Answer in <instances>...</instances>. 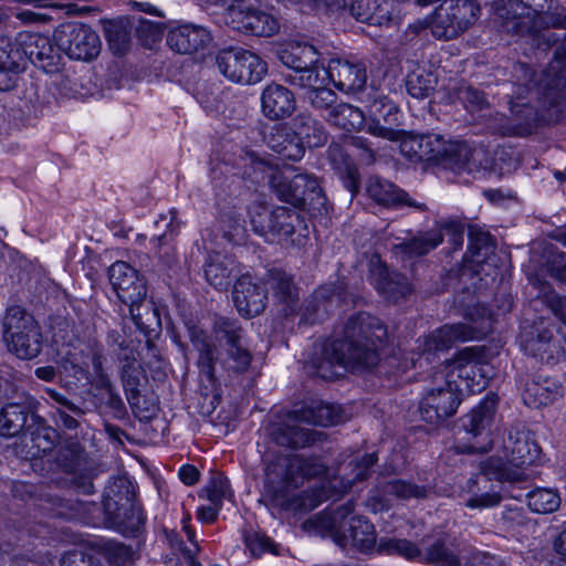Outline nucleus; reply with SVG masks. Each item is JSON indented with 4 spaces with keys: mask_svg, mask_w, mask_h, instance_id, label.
<instances>
[{
    "mask_svg": "<svg viewBox=\"0 0 566 566\" xmlns=\"http://www.w3.org/2000/svg\"><path fill=\"white\" fill-rule=\"evenodd\" d=\"M387 326L376 316L360 312L348 317L343 337L325 343L314 352L307 370L334 380L347 370H368L379 361V347L387 339Z\"/></svg>",
    "mask_w": 566,
    "mask_h": 566,
    "instance_id": "f257e3e1",
    "label": "nucleus"
},
{
    "mask_svg": "<svg viewBox=\"0 0 566 566\" xmlns=\"http://www.w3.org/2000/svg\"><path fill=\"white\" fill-rule=\"evenodd\" d=\"M518 72L524 73L525 82L518 84L512 94L507 95L511 116L499 126L502 136L526 137L535 133L542 124L555 123L563 115L562 105L566 102V65L564 63L557 61L545 71L541 91L542 104L547 107L546 114H539L528 102H524L531 91L530 83L533 75L531 69L525 64H518L515 66V73Z\"/></svg>",
    "mask_w": 566,
    "mask_h": 566,
    "instance_id": "f03ea898",
    "label": "nucleus"
},
{
    "mask_svg": "<svg viewBox=\"0 0 566 566\" xmlns=\"http://www.w3.org/2000/svg\"><path fill=\"white\" fill-rule=\"evenodd\" d=\"M326 467L317 457L300 454H281L275 457L266 467V476L279 479L284 486L272 488L268 491L271 507L292 513H307L327 500L325 488H315L290 495L284 488H300L305 480L325 474Z\"/></svg>",
    "mask_w": 566,
    "mask_h": 566,
    "instance_id": "7ed1b4c3",
    "label": "nucleus"
},
{
    "mask_svg": "<svg viewBox=\"0 0 566 566\" xmlns=\"http://www.w3.org/2000/svg\"><path fill=\"white\" fill-rule=\"evenodd\" d=\"M502 450L506 460L490 457L480 463V472L489 480L523 482L533 476L530 465L537 462L541 449L521 427H511L503 432Z\"/></svg>",
    "mask_w": 566,
    "mask_h": 566,
    "instance_id": "20e7f679",
    "label": "nucleus"
},
{
    "mask_svg": "<svg viewBox=\"0 0 566 566\" xmlns=\"http://www.w3.org/2000/svg\"><path fill=\"white\" fill-rule=\"evenodd\" d=\"M354 504L348 501L336 509H327L304 526L313 528L322 536H331L334 542L345 547L349 542L363 553L377 551V535L374 525L364 516H350Z\"/></svg>",
    "mask_w": 566,
    "mask_h": 566,
    "instance_id": "39448f33",
    "label": "nucleus"
},
{
    "mask_svg": "<svg viewBox=\"0 0 566 566\" xmlns=\"http://www.w3.org/2000/svg\"><path fill=\"white\" fill-rule=\"evenodd\" d=\"M189 338L195 349L198 352L197 365L200 375L205 376L211 389H216V364L220 361L221 367L228 374L245 373L252 361V354L248 348L245 340L226 348V356L219 358L218 348L212 337L203 329L196 326L189 327Z\"/></svg>",
    "mask_w": 566,
    "mask_h": 566,
    "instance_id": "423d86ee",
    "label": "nucleus"
},
{
    "mask_svg": "<svg viewBox=\"0 0 566 566\" xmlns=\"http://www.w3.org/2000/svg\"><path fill=\"white\" fill-rule=\"evenodd\" d=\"M2 337L10 353L20 359L38 357L43 347L41 328L23 307L13 305L6 310L1 321Z\"/></svg>",
    "mask_w": 566,
    "mask_h": 566,
    "instance_id": "0eeeda50",
    "label": "nucleus"
},
{
    "mask_svg": "<svg viewBox=\"0 0 566 566\" xmlns=\"http://www.w3.org/2000/svg\"><path fill=\"white\" fill-rule=\"evenodd\" d=\"M280 61L291 69L285 80L300 87L316 86L326 82L325 65L321 54L308 43H292L279 53Z\"/></svg>",
    "mask_w": 566,
    "mask_h": 566,
    "instance_id": "6e6552de",
    "label": "nucleus"
},
{
    "mask_svg": "<svg viewBox=\"0 0 566 566\" xmlns=\"http://www.w3.org/2000/svg\"><path fill=\"white\" fill-rule=\"evenodd\" d=\"M241 165L244 169L243 174L254 182H261L265 179L276 197L292 205L294 208L302 207V197H298L294 190V175L292 169L286 168L280 170L270 165V163L261 157L256 151L245 149L240 156Z\"/></svg>",
    "mask_w": 566,
    "mask_h": 566,
    "instance_id": "1a4fd4ad",
    "label": "nucleus"
},
{
    "mask_svg": "<svg viewBox=\"0 0 566 566\" xmlns=\"http://www.w3.org/2000/svg\"><path fill=\"white\" fill-rule=\"evenodd\" d=\"M504 21L509 31L516 34H534L545 21L548 0H485Z\"/></svg>",
    "mask_w": 566,
    "mask_h": 566,
    "instance_id": "9d476101",
    "label": "nucleus"
},
{
    "mask_svg": "<svg viewBox=\"0 0 566 566\" xmlns=\"http://www.w3.org/2000/svg\"><path fill=\"white\" fill-rule=\"evenodd\" d=\"M219 72L239 84H255L268 73V64L258 54L242 48H227L214 56Z\"/></svg>",
    "mask_w": 566,
    "mask_h": 566,
    "instance_id": "9b49d317",
    "label": "nucleus"
},
{
    "mask_svg": "<svg viewBox=\"0 0 566 566\" xmlns=\"http://www.w3.org/2000/svg\"><path fill=\"white\" fill-rule=\"evenodd\" d=\"M523 350L542 363L554 365L566 356V338L559 335L555 325L543 319L530 327H524L521 334Z\"/></svg>",
    "mask_w": 566,
    "mask_h": 566,
    "instance_id": "f8f14e48",
    "label": "nucleus"
},
{
    "mask_svg": "<svg viewBox=\"0 0 566 566\" xmlns=\"http://www.w3.org/2000/svg\"><path fill=\"white\" fill-rule=\"evenodd\" d=\"M227 23L233 30L256 36H272L280 30L277 19L259 0H233L227 11Z\"/></svg>",
    "mask_w": 566,
    "mask_h": 566,
    "instance_id": "ddd939ff",
    "label": "nucleus"
},
{
    "mask_svg": "<svg viewBox=\"0 0 566 566\" xmlns=\"http://www.w3.org/2000/svg\"><path fill=\"white\" fill-rule=\"evenodd\" d=\"M53 39L57 49L73 60L88 61L99 53L98 34L82 22L71 21L60 24L54 30Z\"/></svg>",
    "mask_w": 566,
    "mask_h": 566,
    "instance_id": "4468645a",
    "label": "nucleus"
},
{
    "mask_svg": "<svg viewBox=\"0 0 566 566\" xmlns=\"http://www.w3.org/2000/svg\"><path fill=\"white\" fill-rule=\"evenodd\" d=\"M448 381L454 382L458 391L476 392L484 389L493 374L489 365L482 364L475 347L461 350L446 370Z\"/></svg>",
    "mask_w": 566,
    "mask_h": 566,
    "instance_id": "2eb2a0df",
    "label": "nucleus"
},
{
    "mask_svg": "<svg viewBox=\"0 0 566 566\" xmlns=\"http://www.w3.org/2000/svg\"><path fill=\"white\" fill-rule=\"evenodd\" d=\"M56 462L72 475V484L77 492L94 493L93 480L97 475L96 464L94 460L87 458L77 441H65L57 451Z\"/></svg>",
    "mask_w": 566,
    "mask_h": 566,
    "instance_id": "dca6fc26",
    "label": "nucleus"
},
{
    "mask_svg": "<svg viewBox=\"0 0 566 566\" xmlns=\"http://www.w3.org/2000/svg\"><path fill=\"white\" fill-rule=\"evenodd\" d=\"M444 378V387L432 388L421 400L418 407V418L412 421H423L427 424H440L449 417L453 416L460 405L461 391H458L454 382L448 381V375H441Z\"/></svg>",
    "mask_w": 566,
    "mask_h": 566,
    "instance_id": "f3484780",
    "label": "nucleus"
},
{
    "mask_svg": "<svg viewBox=\"0 0 566 566\" xmlns=\"http://www.w3.org/2000/svg\"><path fill=\"white\" fill-rule=\"evenodd\" d=\"M484 334L483 326H473L468 323L447 324L427 336L418 348L422 350L421 356H426L449 349L458 342L480 339Z\"/></svg>",
    "mask_w": 566,
    "mask_h": 566,
    "instance_id": "a211bd4d",
    "label": "nucleus"
},
{
    "mask_svg": "<svg viewBox=\"0 0 566 566\" xmlns=\"http://www.w3.org/2000/svg\"><path fill=\"white\" fill-rule=\"evenodd\" d=\"M326 81L329 78L334 86L346 94L361 91L367 83V66L364 61L332 59L325 66Z\"/></svg>",
    "mask_w": 566,
    "mask_h": 566,
    "instance_id": "6ab92c4d",
    "label": "nucleus"
},
{
    "mask_svg": "<svg viewBox=\"0 0 566 566\" xmlns=\"http://www.w3.org/2000/svg\"><path fill=\"white\" fill-rule=\"evenodd\" d=\"M347 421L349 419L340 406L316 401L310 406H295L286 411L280 424H342Z\"/></svg>",
    "mask_w": 566,
    "mask_h": 566,
    "instance_id": "aec40b11",
    "label": "nucleus"
},
{
    "mask_svg": "<svg viewBox=\"0 0 566 566\" xmlns=\"http://www.w3.org/2000/svg\"><path fill=\"white\" fill-rule=\"evenodd\" d=\"M344 292L345 285L342 281L321 285L305 302L301 321L308 324L322 322L344 300Z\"/></svg>",
    "mask_w": 566,
    "mask_h": 566,
    "instance_id": "412c9836",
    "label": "nucleus"
},
{
    "mask_svg": "<svg viewBox=\"0 0 566 566\" xmlns=\"http://www.w3.org/2000/svg\"><path fill=\"white\" fill-rule=\"evenodd\" d=\"M19 44L22 49L23 62L29 60L45 72L57 70L60 54L51 39L46 35L31 32L19 33Z\"/></svg>",
    "mask_w": 566,
    "mask_h": 566,
    "instance_id": "4be33fe9",
    "label": "nucleus"
},
{
    "mask_svg": "<svg viewBox=\"0 0 566 566\" xmlns=\"http://www.w3.org/2000/svg\"><path fill=\"white\" fill-rule=\"evenodd\" d=\"M108 277L117 297L124 304L139 302L146 297L147 287L144 279L128 263H113L108 269Z\"/></svg>",
    "mask_w": 566,
    "mask_h": 566,
    "instance_id": "5701e85b",
    "label": "nucleus"
},
{
    "mask_svg": "<svg viewBox=\"0 0 566 566\" xmlns=\"http://www.w3.org/2000/svg\"><path fill=\"white\" fill-rule=\"evenodd\" d=\"M524 405L539 408L554 402L560 395L559 384L549 377L536 374H523L516 379Z\"/></svg>",
    "mask_w": 566,
    "mask_h": 566,
    "instance_id": "b1692460",
    "label": "nucleus"
},
{
    "mask_svg": "<svg viewBox=\"0 0 566 566\" xmlns=\"http://www.w3.org/2000/svg\"><path fill=\"white\" fill-rule=\"evenodd\" d=\"M233 303L243 317L250 318L261 314L268 296L250 275H241L233 285Z\"/></svg>",
    "mask_w": 566,
    "mask_h": 566,
    "instance_id": "393cba45",
    "label": "nucleus"
},
{
    "mask_svg": "<svg viewBox=\"0 0 566 566\" xmlns=\"http://www.w3.org/2000/svg\"><path fill=\"white\" fill-rule=\"evenodd\" d=\"M212 41L209 30L192 24L182 23L170 29L167 34L168 46L180 54H192L207 48Z\"/></svg>",
    "mask_w": 566,
    "mask_h": 566,
    "instance_id": "a878e982",
    "label": "nucleus"
},
{
    "mask_svg": "<svg viewBox=\"0 0 566 566\" xmlns=\"http://www.w3.org/2000/svg\"><path fill=\"white\" fill-rule=\"evenodd\" d=\"M446 139L436 134L410 136L402 139L400 150L412 161L439 163L446 154Z\"/></svg>",
    "mask_w": 566,
    "mask_h": 566,
    "instance_id": "bb28decb",
    "label": "nucleus"
},
{
    "mask_svg": "<svg viewBox=\"0 0 566 566\" xmlns=\"http://www.w3.org/2000/svg\"><path fill=\"white\" fill-rule=\"evenodd\" d=\"M263 139L266 146L283 159L297 161L305 154L303 142H300L294 130L284 125L270 127Z\"/></svg>",
    "mask_w": 566,
    "mask_h": 566,
    "instance_id": "cd10ccee",
    "label": "nucleus"
},
{
    "mask_svg": "<svg viewBox=\"0 0 566 566\" xmlns=\"http://www.w3.org/2000/svg\"><path fill=\"white\" fill-rule=\"evenodd\" d=\"M261 106L265 117L273 120L283 119L295 111V96L287 87L271 83L262 92Z\"/></svg>",
    "mask_w": 566,
    "mask_h": 566,
    "instance_id": "c85d7f7f",
    "label": "nucleus"
},
{
    "mask_svg": "<svg viewBox=\"0 0 566 566\" xmlns=\"http://www.w3.org/2000/svg\"><path fill=\"white\" fill-rule=\"evenodd\" d=\"M239 272L235 259L221 252L210 253L203 268L207 282L219 291L227 290Z\"/></svg>",
    "mask_w": 566,
    "mask_h": 566,
    "instance_id": "c756f323",
    "label": "nucleus"
},
{
    "mask_svg": "<svg viewBox=\"0 0 566 566\" xmlns=\"http://www.w3.org/2000/svg\"><path fill=\"white\" fill-rule=\"evenodd\" d=\"M367 193L378 205L384 207H413L420 211L426 209L423 203H417L409 195L398 189L394 184L382 180L377 177H371L368 180Z\"/></svg>",
    "mask_w": 566,
    "mask_h": 566,
    "instance_id": "7c9ffc66",
    "label": "nucleus"
},
{
    "mask_svg": "<svg viewBox=\"0 0 566 566\" xmlns=\"http://www.w3.org/2000/svg\"><path fill=\"white\" fill-rule=\"evenodd\" d=\"M457 450L461 453L488 452L500 436L499 427H458Z\"/></svg>",
    "mask_w": 566,
    "mask_h": 566,
    "instance_id": "2f4dec72",
    "label": "nucleus"
},
{
    "mask_svg": "<svg viewBox=\"0 0 566 566\" xmlns=\"http://www.w3.org/2000/svg\"><path fill=\"white\" fill-rule=\"evenodd\" d=\"M373 284L380 295L394 303L407 298L412 292L407 276L390 272L386 266H378L373 272Z\"/></svg>",
    "mask_w": 566,
    "mask_h": 566,
    "instance_id": "473e14b6",
    "label": "nucleus"
},
{
    "mask_svg": "<svg viewBox=\"0 0 566 566\" xmlns=\"http://www.w3.org/2000/svg\"><path fill=\"white\" fill-rule=\"evenodd\" d=\"M135 486L124 475L112 478L103 492L104 517L126 509L135 502Z\"/></svg>",
    "mask_w": 566,
    "mask_h": 566,
    "instance_id": "72a5a7b5",
    "label": "nucleus"
},
{
    "mask_svg": "<svg viewBox=\"0 0 566 566\" xmlns=\"http://www.w3.org/2000/svg\"><path fill=\"white\" fill-rule=\"evenodd\" d=\"M266 284L277 302L285 306V315L294 313L298 302V289L293 276L282 269H272L268 271Z\"/></svg>",
    "mask_w": 566,
    "mask_h": 566,
    "instance_id": "f704fd0d",
    "label": "nucleus"
},
{
    "mask_svg": "<svg viewBox=\"0 0 566 566\" xmlns=\"http://www.w3.org/2000/svg\"><path fill=\"white\" fill-rule=\"evenodd\" d=\"M266 434L279 446L300 449L323 440L324 434L306 427H265Z\"/></svg>",
    "mask_w": 566,
    "mask_h": 566,
    "instance_id": "c9c22d12",
    "label": "nucleus"
},
{
    "mask_svg": "<svg viewBox=\"0 0 566 566\" xmlns=\"http://www.w3.org/2000/svg\"><path fill=\"white\" fill-rule=\"evenodd\" d=\"M105 524L126 537H138L145 528L146 516L136 503L104 517Z\"/></svg>",
    "mask_w": 566,
    "mask_h": 566,
    "instance_id": "e433bc0d",
    "label": "nucleus"
},
{
    "mask_svg": "<svg viewBox=\"0 0 566 566\" xmlns=\"http://www.w3.org/2000/svg\"><path fill=\"white\" fill-rule=\"evenodd\" d=\"M294 190L302 197V209L308 208L321 211L325 207L326 198L316 177L310 174L294 175Z\"/></svg>",
    "mask_w": 566,
    "mask_h": 566,
    "instance_id": "4c0bfd02",
    "label": "nucleus"
},
{
    "mask_svg": "<svg viewBox=\"0 0 566 566\" xmlns=\"http://www.w3.org/2000/svg\"><path fill=\"white\" fill-rule=\"evenodd\" d=\"M294 132L304 147L305 145L310 148L321 147L327 140L324 126L306 113H301L294 118Z\"/></svg>",
    "mask_w": 566,
    "mask_h": 566,
    "instance_id": "58836bf2",
    "label": "nucleus"
},
{
    "mask_svg": "<svg viewBox=\"0 0 566 566\" xmlns=\"http://www.w3.org/2000/svg\"><path fill=\"white\" fill-rule=\"evenodd\" d=\"M469 245L471 261L476 264L489 263L494 254L495 242L492 235L476 226L469 227Z\"/></svg>",
    "mask_w": 566,
    "mask_h": 566,
    "instance_id": "ea45409f",
    "label": "nucleus"
},
{
    "mask_svg": "<svg viewBox=\"0 0 566 566\" xmlns=\"http://www.w3.org/2000/svg\"><path fill=\"white\" fill-rule=\"evenodd\" d=\"M325 119L333 126L350 132L359 129L365 123L364 113L347 103H338L325 115Z\"/></svg>",
    "mask_w": 566,
    "mask_h": 566,
    "instance_id": "a19ab883",
    "label": "nucleus"
},
{
    "mask_svg": "<svg viewBox=\"0 0 566 566\" xmlns=\"http://www.w3.org/2000/svg\"><path fill=\"white\" fill-rule=\"evenodd\" d=\"M214 343L224 344L226 348L245 340V331L241 323L231 317L217 316L212 324Z\"/></svg>",
    "mask_w": 566,
    "mask_h": 566,
    "instance_id": "79ce46f5",
    "label": "nucleus"
},
{
    "mask_svg": "<svg viewBox=\"0 0 566 566\" xmlns=\"http://www.w3.org/2000/svg\"><path fill=\"white\" fill-rule=\"evenodd\" d=\"M168 214L169 218L167 216H161L160 220L156 222L157 226H159L160 222H165L168 230L155 237L151 240V243L154 244L159 259H161L167 265H171L177 261V255L174 247L170 244V241L178 227L175 224L177 214L176 210H170Z\"/></svg>",
    "mask_w": 566,
    "mask_h": 566,
    "instance_id": "37998d69",
    "label": "nucleus"
},
{
    "mask_svg": "<svg viewBox=\"0 0 566 566\" xmlns=\"http://www.w3.org/2000/svg\"><path fill=\"white\" fill-rule=\"evenodd\" d=\"M377 553L397 555L409 560H419L422 551L411 541L405 538L381 537L377 544Z\"/></svg>",
    "mask_w": 566,
    "mask_h": 566,
    "instance_id": "c03bdc74",
    "label": "nucleus"
},
{
    "mask_svg": "<svg viewBox=\"0 0 566 566\" xmlns=\"http://www.w3.org/2000/svg\"><path fill=\"white\" fill-rule=\"evenodd\" d=\"M129 307V314L137 326L144 333L151 329L153 325H159L160 318L159 313L153 302L146 301V297L139 302L127 303Z\"/></svg>",
    "mask_w": 566,
    "mask_h": 566,
    "instance_id": "a18cd8bd",
    "label": "nucleus"
},
{
    "mask_svg": "<svg viewBox=\"0 0 566 566\" xmlns=\"http://www.w3.org/2000/svg\"><path fill=\"white\" fill-rule=\"evenodd\" d=\"M527 505L531 511L538 514L555 512L560 505L559 494L546 488H537L526 494Z\"/></svg>",
    "mask_w": 566,
    "mask_h": 566,
    "instance_id": "49530a36",
    "label": "nucleus"
},
{
    "mask_svg": "<svg viewBox=\"0 0 566 566\" xmlns=\"http://www.w3.org/2000/svg\"><path fill=\"white\" fill-rule=\"evenodd\" d=\"M102 554L111 566H133L138 558L137 551L117 541L105 542Z\"/></svg>",
    "mask_w": 566,
    "mask_h": 566,
    "instance_id": "de8ad7c7",
    "label": "nucleus"
},
{
    "mask_svg": "<svg viewBox=\"0 0 566 566\" xmlns=\"http://www.w3.org/2000/svg\"><path fill=\"white\" fill-rule=\"evenodd\" d=\"M274 237H290L298 228L304 227V219L301 214L291 208L276 207L274 209Z\"/></svg>",
    "mask_w": 566,
    "mask_h": 566,
    "instance_id": "09e8293b",
    "label": "nucleus"
},
{
    "mask_svg": "<svg viewBox=\"0 0 566 566\" xmlns=\"http://www.w3.org/2000/svg\"><path fill=\"white\" fill-rule=\"evenodd\" d=\"M444 150L446 154L441 157L440 164L457 170H471L469 163L473 154L465 143L446 140Z\"/></svg>",
    "mask_w": 566,
    "mask_h": 566,
    "instance_id": "8fccbe9b",
    "label": "nucleus"
},
{
    "mask_svg": "<svg viewBox=\"0 0 566 566\" xmlns=\"http://www.w3.org/2000/svg\"><path fill=\"white\" fill-rule=\"evenodd\" d=\"M443 241L441 231H428L402 242L399 247L410 256H421L436 249Z\"/></svg>",
    "mask_w": 566,
    "mask_h": 566,
    "instance_id": "3c124183",
    "label": "nucleus"
},
{
    "mask_svg": "<svg viewBox=\"0 0 566 566\" xmlns=\"http://www.w3.org/2000/svg\"><path fill=\"white\" fill-rule=\"evenodd\" d=\"M120 378L126 394V399L135 401L136 396L140 394L146 376L135 360L122 361Z\"/></svg>",
    "mask_w": 566,
    "mask_h": 566,
    "instance_id": "603ef678",
    "label": "nucleus"
},
{
    "mask_svg": "<svg viewBox=\"0 0 566 566\" xmlns=\"http://www.w3.org/2000/svg\"><path fill=\"white\" fill-rule=\"evenodd\" d=\"M382 491L385 494L392 495L399 500L424 499L429 494L427 486L417 485L400 479L385 482Z\"/></svg>",
    "mask_w": 566,
    "mask_h": 566,
    "instance_id": "864d4df0",
    "label": "nucleus"
},
{
    "mask_svg": "<svg viewBox=\"0 0 566 566\" xmlns=\"http://www.w3.org/2000/svg\"><path fill=\"white\" fill-rule=\"evenodd\" d=\"M419 560H424L436 566H459L460 559L457 554L446 545L442 539L434 541L429 547L422 552V557Z\"/></svg>",
    "mask_w": 566,
    "mask_h": 566,
    "instance_id": "5fc2aeb1",
    "label": "nucleus"
},
{
    "mask_svg": "<svg viewBox=\"0 0 566 566\" xmlns=\"http://www.w3.org/2000/svg\"><path fill=\"white\" fill-rule=\"evenodd\" d=\"M436 78L431 73L421 71L408 75L406 86L408 93L418 99L426 98L434 90Z\"/></svg>",
    "mask_w": 566,
    "mask_h": 566,
    "instance_id": "6e6d98bb",
    "label": "nucleus"
},
{
    "mask_svg": "<svg viewBox=\"0 0 566 566\" xmlns=\"http://www.w3.org/2000/svg\"><path fill=\"white\" fill-rule=\"evenodd\" d=\"M22 49L19 44V34L12 39L0 34V65L24 66Z\"/></svg>",
    "mask_w": 566,
    "mask_h": 566,
    "instance_id": "4d7b16f0",
    "label": "nucleus"
},
{
    "mask_svg": "<svg viewBox=\"0 0 566 566\" xmlns=\"http://www.w3.org/2000/svg\"><path fill=\"white\" fill-rule=\"evenodd\" d=\"M368 113L371 118L382 120L389 126L398 124V107L386 96L374 99L368 107Z\"/></svg>",
    "mask_w": 566,
    "mask_h": 566,
    "instance_id": "13d9d810",
    "label": "nucleus"
},
{
    "mask_svg": "<svg viewBox=\"0 0 566 566\" xmlns=\"http://www.w3.org/2000/svg\"><path fill=\"white\" fill-rule=\"evenodd\" d=\"M202 492L206 493L211 504L220 506L223 500H231L232 497L229 480L221 473L214 474Z\"/></svg>",
    "mask_w": 566,
    "mask_h": 566,
    "instance_id": "bf43d9fd",
    "label": "nucleus"
},
{
    "mask_svg": "<svg viewBox=\"0 0 566 566\" xmlns=\"http://www.w3.org/2000/svg\"><path fill=\"white\" fill-rule=\"evenodd\" d=\"M325 84L326 82L316 86H305L304 88H308L306 93L308 103L316 109L325 111L327 114L336 105L337 95L332 90L325 87Z\"/></svg>",
    "mask_w": 566,
    "mask_h": 566,
    "instance_id": "052dcab7",
    "label": "nucleus"
},
{
    "mask_svg": "<svg viewBox=\"0 0 566 566\" xmlns=\"http://www.w3.org/2000/svg\"><path fill=\"white\" fill-rule=\"evenodd\" d=\"M105 35L115 54H124L129 46V32L125 24L111 22L105 27Z\"/></svg>",
    "mask_w": 566,
    "mask_h": 566,
    "instance_id": "680f3d73",
    "label": "nucleus"
},
{
    "mask_svg": "<svg viewBox=\"0 0 566 566\" xmlns=\"http://www.w3.org/2000/svg\"><path fill=\"white\" fill-rule=\"evenodd\" d=\"M497 402L499 397L495 394H489L484 400L472 409L470 424H489L495 421Z\"/></svg>",
    "mask_w": 566,
    "mask_h": 566,
    "instance_id": "e2e57ef3",
    "label": "nucleus"
},
{
    "mask_svg": "<svg viewBox=\"0 0 566 566\" xmlns=\"http://www.w3.org/2000/svg\"><path fill=\"white\" fill-rule=\"evenodd\" d=\"M136 33L145 48H151L155 43L159 42L164 33V23L159 21H151L148 19H138Z\"/></svg>",
    "mask_w": 566,
    "mask_h": 566,
    "instance_id": "0e129e2a",
    "label": "nucleus"
},
{
    "mask_svg": "<svg viewBox=\"0 0 566 566\" xmlns=\"http://www.w3.org/2000/svg\"><path fill=\"white\" fill-rule=\"evenodd\" d=\"M274 209L269 210L265 207H259L251 214V226L255 233L265 237H274Z\"/></svg>",
    "mask_w": 566,
    "mask_h": 566,
    "instance_id": "69168bd1",
    "label": "nucleus"
},
{
    "mask_svg": "<svg viewBox=\"0 0 566 566\" xmlns=\"http://www.w3.org/2000/svg\"><path fill=\"white\" fill-rule=\"evenodd\" d=\"M378 7V0H350L347 14L359 22L373 24L377 22L375 14Z\"/></svg>",
    "mask_w": 566,
    "mask_h": 566,
    "instance_id": "338daca9",
    "label": "nucleus"
},
{
    "mask_svg": "<svg viewBox=\"0 0 566 566\" xmlns=\"http://www.w3.org/2000/svg\"><path fill=\"white\" fill-rule=\"evenodd\" d=\"M106 344L112 349V353L117 356L120 363L135 360L134 349L129 346L124 335L118 331L112 329L107 333Z\"/></svg>",
    "mask_w": 566,
    "mask_h": 566,
    "instance_id": "774afa93",
    "label": "nucleus"
}]
</instances>
